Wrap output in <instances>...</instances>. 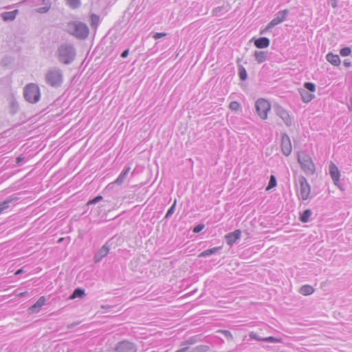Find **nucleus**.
Listing matches in <instances>:
<instances>
[{"instance_id": "f257e3e1", "label": "nucleus", "mask_w": 352, "mask_h": 352, "mask_svg": "<svg viewBox=\"0 0 352 352\" xmlns=\"http://www.w3.org/2000/svg\"><path fill=\"white\" fill-rule=\"evenodd\" d=\"M57 58L60 63L65 65L71 64L76 57V49L70 43L61 44L56 51Z\"/></svg>"}, {"instance_id": "f03ea898", "label": "nucleus", "mask_w": 352, "mask_h": 352, "mask_svg": "<svg viewBox=\"0 0 352 352\" xmlns=\"http://www.w3.org/2000/svg\"><path fill=\"white\" fill-rule=\"evenodd\" d=\"M65 30L69 34L80 40L85 39L89 33L88 26L85 23L78 21L68 23Z\"/></svg>"}, {"instance_id": "7ed1b4c3", "label": "nucleus", "mask_w": 352, "mask_h": 352, "mask_svg": "<svg viewBox=\"0 0 352 352\" xmlns=\"http://www.w3.org/2000/svg\"><path fill=\"white\" fill-rule=\"evenodd\" d=\"M63 81V76L61 69L54 67L47 71L45 75V82L53 87H60Z\"/></svg>"}, {"instance_id": "20e7f679", "label": "nucleus", "mask_w": 352, "mask_h": 352, "mask_svg": "<svg viewBox=\"0 0 352 352\" xmlns=\"http://www.w3.org/2000/svg\"><path fill=\"white\" fill-rule=\"evenodd\" d=\"M24 98L30 103L34 104L38 102L41 98L39 87L34 83L27 85L23 91Z\"/></svg>"}, {"instance_id": "39448f33", "label": "nucleus", "mask_w": 352, "mask_h": 352, "mask_svg": "<svg viewBox=\"0 0 352 352\" xmlns=\"http://www.w3.org/2000/svg\"><path fill=\"white\" fill-rule=\"evenodd\" d=\"M303 89H299V93L300 94L302 100L304 102H309L311 100H313L315 96L313 94L309 93L308 91L311 92H314L316 91V85L313 82H306L303 85Z\"/></svg>"}, {"instance_id": "423d86ee", "label": "nucleus", "mask_w": 352, "mask_h": 352, "mask_svg": "<svg viewBox=\"0 0 352 352\" xmlns=\"http://www.w3.org/2000/svg\"><path fill=\"white\" fill-rule=\"evenodd\" d=\"M255 108L256 113L261 119H267V113L271 109V105L267 100L263 98L258 99L255 102Z\"/></svg>"}, {"instance_id": "0eeeda50", "label": "nucleus", "mask_w": 352, "mask_h": 352, "mask_svg": "<svg viewBox=\"0 0 352 352\" xmlns=\"http://www.w3.org/2000/svg\"><path fill=\"white\" fill-rule=\"evenodd\" d=\"M298 161L300 164L302 169L308 174H313L314 173V164L311 158L305 153L299 155Z\"/></svg>"}, {"instance_id": "6e6552de", "label": "nucleus", "mask_w": 352, "mask_h": 352, "mask_svg": "<svg viewBox=\"0 0 352 352\" xmlns=\"http://www.w3.org/2000/svg\"><path fill=\"white\" fill-rule=\"evenodd\" d=\"M297 181L299 184L300 197L302 200H307L311 192V186L307 179L302 175L298 176Z\"/></svg>"}, {"instance_id": "1a4fd4ad", "label": "nucleus", "mask_w": 352, "mask_h": 352, "mask_svg": "<svg viewBox=\"0 0 352 352\" xmlns=\"http://www.w3.org/2000/svg\"><path fill=\"white\" fill-rule=\"evenodd\" d=\"M137 350L135 344L128 340H122L116 344L114 352H136Z\"/></svg>"}, {"instance_id": "9d476101", "label": "nucleus", "mask_w": 352, "mask_h": 352, "mask_svg": "<svg viewBox=\"0 0 352 352\" xmlns=\"http://www.w3.org/2000/svg\"><path fill=\"white\" fill-rule=\"evenodd\" d=\"M289 14V10L285 9L282 11H279L275 16V17L267 24L265 30H270L275 27L276 25L283 22Z\"/></svg>"}, {"instance_id": "9b49d317", "label": "nucleus", "mask_w": 352, "mask_h": 352, "mask_svg": "<svg viewBox=\"0 0 352 352\" xmlns=\"http://www.w3.org/2000/svg\"><path fill=\"white\" fill-rule=\"evenodd\" d=\"M329 172L334 184L342 190V187L340 186V172L336 165L333 162H331L329 164Z\"/></svg>"}, {"instance_id": "f8f14e48", "label": "nucleus", "mask_w": 352, "mask_h": 352, "mask_svg": "<svg viewBox=\"0 0 352 352\" xmlns=\"http://www.w3.org/2000/svg\"><path fill=\"white\" fill-rule=\"evenodd\" d=\"M280 146L283 155L285 156L290 155L292 152V144L289 137L286 133L282 134Z\"/></svg>"}, {"instance_id": "ddd939ff", "label": "nucleus", "mask_w": 352, "mask_h": 352, "mask_svg": "<svg viewBox=\"0 0 352 352\" xmlns=\"http://www.w3.org/2000/svg\"><path fill=\"white\" fill-rule=\"evenodd\" d=\"M276 114L279 116L285 122V124L289 126L292 124V118L286 110L282 107L277 105L275 107Z\"/></svg>"}, {"instance_id": "4468645a", "label": "nucleus", "mask_w": 352, "mask_h": 352, "mask_svg": "<svg viewBox=\"0 0 352 352\" xmlns=\"http://www.w3.org/2000/svg\"><path fill=\"white\" fill-rule=\"evenodd\" d=\"M110 250L109 241L105 243L102 248L96 253L94 256V262H100L104 256L107 255Z\"/></svg>"}, {"instance_id": "2eb2a0df", "label": "nucleus", "mask_w": 352, "mask_h": 352, "mask_svg": "<svg viewBox=\"0 0 352 352\" xmlns=\"http://www.w3.org/2000/svg\"><path fill=\"white\" fill-rule=\"evenodd\" d=\"M241 234L240 230H236L232 232L228 233L225 236L226 243L230 245H232L240 238Z\"/></svg>"}, {"instance_id": "dca6fc26", "label": "nucleus", "mask_w": 352, "mask_h": 352, "mask_svg": "<svg viewBox=\"0 0 352 352\" xmlns=\"http://www.w3.org/2000/svg\"><path fill=\"white\" fill-rule=\"evenodd\" d=\"M254 45L259 49L266 48L270 45V41L267 37H260L254 40Z\"/></svg>"}, {"instance_id": "f3484780", "label": "nucleus", "mask_w": 352, "mask_h": 352, "mask_svg": "<svg viewBox=\"0 0 352 352\" xmlns=\"http://www.w3.org/2000/svg\"><path fill=\"white\" fill-rule=\"evenodd\" d=\"M131 168L129 166H125L124 168L122 170L118 178L114 181V184H116L118 186H120L123 184L124 179L127 177Z\"/></svg>"}, {"instance_id": "a211bd4d", "label": "nucleus", "mask_w": 352, "mask_h": 352, "mask_svg": "<svg viewBox=\"0 0 352 352\" xmlns=\"http://www.w3.org/2000/svg\"><path fill=\"white\" fill-rule=\"evenodd\" d=\"M19 13L18 10H14L11 12H4L1 14V17L5 21H12L15 19L16 14Z\"/></svg>"}, {"instance_id": "6ab92c4d", "label": "nucleus", "mask_w": 352, "mask_h": 352, "mask_svg": "<svg viewBox=\"0 0 352 352\" xmlns=\"http://www.w3.org/2000/svg\"><path fill=\"white\" fill-rule=\"evenodd\" d=\"M327 60L334 66H338L340 64V58L338 55L333 53H328L326 55Z\"/></svg>"}, {"instance_id": "aec40b11", "label": "nucleus", "mask_w": 352, "mask_h": 352, "mask_svg": "<svg viewBox=\"0 0 352 352\" xmlns=\"http://www.w3.org/2000/svg\"><path fill=\"white\" fill-rule=\"evenodd\" d=\"M45 302V298L44 296H41L38 298V300L36 302V303L30 307V310L32 313H36L38 311V309L42 307Z\"/></svg>"}, {"instance_id": "412c9836", "label": "nucleus", "mask_w": 352, "mask_h": 352, "mask_svg": "<svg viewBox=\"0 0 352 352\" xmlns=\"http://www.w3.org/2000/svg\"><path fill=\"white\" fill-rule=\"evenodd\" d=\"M267 52L264 51H255L254 56L258 63H262L267 60Z\"/></svg>"}, {"instance_id": "4be33fe9", "label": "nucleus", "mask_w": 352, "mask_h": 352, "mask_svg": "<svg viewBox=\"0 0 352 352\" xmlns=\"http://www.w3.org/2000/svg\"><path fill=\"white\" fill-rule=\"evenodd\" d=\"M221 249V247H214L210 249L203 251L199 255V258L206 257L218 252Z\"/></svg>"}, {"instance_id": "5701e85b", "label": "nucleus", "mask_w": 352, "mask_h": 352, "mask_svg": "<svg viewBox=\"0 0 352 352\" xmlns=\"http://www.w3.org/2000/svg\"><path fill=\"white\" fill-rule=\"evenodd\" d=\"M314 292V287L309 285H305L302 286L299 289V292L304 296L310 295Z\"/></svg>"}, {"instance_id": "b1692460", "label": "nucleus", "mask_w": 352, "mask_h": 352, "mask_svg": "<svg viewBox=\"0 0 352 352\" xmlns=\"http://www.w3.org/2000/svg\"><path fill=\"white\" fill-rule=\"evenodd\" d=\"M85 296V289L78 287L74 290L73 293L69 296V299H74L76 298H81Z\"/></svg>"}, {"instance_id": "393cba45", "label": "nucleus", "mask_w": 352, "mask_h": 352, "mask_svg": "<svg viewBox=\"0 0 352 352\" xmlns=\"http://www.w3.org/2000/svg\"><path fill=\"white\" fill-rule=\"evenodd\" d=\"M312 214V212L309 209H307L303 211L302 214H300V216L299 217V219L302 223H307L309 221V217Z\"/></svg>"}, {"instance_id": "a878e982", "label": "nucleus", "mask_w": 352, "mask_h": 352, "mask_svg": "<svg viewBox=\"0 0 352 352\" xmlns=\"http://www.w3.org/2000/svg\"><path fill=\"white\" fill-rule=\"evenodd\" d=\"M238 72L239 78L241 80H245L248 78L247 72L245 67L242 65H239L238 67Z\"/></svg>"}, {"instance_id": "bb28decb", "label": "nucleus", "mask_w": 352, "mask_h": 352, "mask_svg": "<svg viewBox=\"0 0 352 352\" xmlns=\"http://www.w3.org/2000/svg\"><path fill=\"white\" fill-rule=\"evenodd\" d=\"M91 26L92 28H96L99 23L100 18L98 15L92 14L90 16Z\"/></svg>"}, {"instance_id": "cd10ccee", "label": "nucleus", "mask_w": 352, "mask_h": 352, "mask_svg": "<svg viewBox=\"0 0 352 352\" xmlns=\"http://www.w3.org/2000/svg\"><path fill=\"white\" fill-rule=\"evenodd\" d=\"M18 110H19V104H18V103L16 101L12 100L10 102V113L12 115H14L18 111Z\"/></svg>"}, {"instance_id": "c85d7f7f", "label": "nucleus", "mask_w": 352, "mask_h": 352, "mask_svg": "<svg viewBox=\"0 0 352 352\" xmlns=\"http://www.w3.org/2000/svg\"><path fill=\"white\" fill-rule=\"evenodd\" d=\"M208 349V346H204V345H199V346H197L195 348H192V349H190L188 347V352H204L205 351H206Z\"/></svg>"}, {"instance_id": "c756f323", "label": "nucleus", "mask_w": 352, "mask_h": 352, "mask_svg": "<svg viewBox=\"0 0 352 352\" xmlns=\"http://www.w3.org/2000/svg\"><path fill=\"white\" fill-rule=\"evenodd\" d=\"M176 204H177V201L175 199L174 201V203L173 204V205L168 210V211L164 217L165 219H168L175 212Z\"/></svg>"}, {"instance_id": "7c9ffc66", "label": "nucleus", "mask_w": 352, "mask_h": 352, "mask_svg": "<svg viewBox=\"0 0 352 352\" xmlns=\"http://www.w3.org/2000/svg\"><path fill=\"white\" fill-rule=\"evenodd\" d=\"M67 4L72 8L75 9L80 6V0H66Z\"/></svg>"}, {"instance_id": "2f4dec72", "label": "nucleus", "mask_w": 352, "mask_h": 352, "mask_svg": "<svg viewBox=\"0 0 352 352\" xmlns=\"http://www.w3.org/2000/svg\"><path fill=\"white\" fill-rule=\"evenodd\" d=\"M276 186V179L274 175H272L270 178L267 190H270Z\"/></svg>"}, {"instance_id": "473e14b6", "label": "nucleus", "mask_w": 352, "mask_h": 352, "mask_svg": "<svg viewBox=\"0 0 352 352\" xmlns=\"http://www.w3.org/2000/svg\"><path fill=\"white\" fill-rule=\"evenodd\" d=\"M351 53V50L350 47H343L340 50V54L342 56H347L349 55H350Z\"/></svg>"}, {"instance_id": "72a5a7b5", "label": "nucleus", "mask_w": 352, "mask_h": 352, "mask_svg": "<svg viewBox=\"0 0 352 352\" xmlns=\"http://www.w3.org/2000/svg\"><path fill=\"white\" fill-rule=\"evenodd\" d=\"M240 104L236 101H232L229 104V108L232 111H237L239 109Z\"/></svg>"}, {"instance_id": "f704fd0d", "label": "nucleus", "mask_w": 352, "mask_h": 352, "mask_svg": "<svg viewBox=\"0 0 352 352\" xmlns=\"http://www.w3.org/2000/svg\"><path fill=\"white\" fill-rule=\"evenodd\" d=\"M219 332L223 333L228 340H233V336L231 332L229 331L228 330H219Z\"/></svg>"}, {"instance_id": "c9c22d12", "label": "nucleus", "mask_w": 352, "mask_h": 352, "mask_svg": "<svg viewBox=\"0 0 352 352\" xmlns=\"http://www.w3.org/2000/svg\"><path fill=\"white\" fill-rule=\"evenodd\" d=\"M12 199H7L3 202L0 203V207L4 210L5 209L8 208L9 206V204L12 201Z\"/></svg>"}, {"instance_id": "e433bc0d", "label": "nucleus", "mask_w": 352, "mask_h": 352, "mask_svg": "<svg viewBox=\"0 0 352 352\" xmlns=\"http://www.w3.org/2000/svg\"><path fill=\"white\" fill-rule=\"evenodd\" d=\"M102 199H103L102 196L98 195L95 198H94L93 199L89 201L88 203H87V205L95 204L99 202L100 201L102 200Z\"/></svg>"}, {"instance_id": "4c0bfd02", "label": "nucleus", "mask_w": 352, "mask_h": 352, "mask_svg": "<svg viewBox=\"0 0 352 352\" xmlns=\"http://www.w3.org/2000/svg\"><path fill=\"white\" fill-rule=\"evenodd\" d=\"M204 227H205L204 224H201V223L198 224L197 226L194 227L192 232L194 233H199L204 228Z\"/></svg>"}, {"instance_id": "58836bf2", "label": "nucleus", "mask_w": 352, "mask_h": 352, "mask_svg": "<svg viewBox=\"0 0 352 352\" xmlns=\"http://www.w3.org/2000/svg\"><path fill=\"white\" fill-rule=\"evenodd\" d=\"M263 341L269 342H278L280 341V340L276 338H274L273 336H270V337L263 338Z\"/></svg>"}, {"instance_id": "ea45409f", "label": "nucleus", "mask_w": 352, "mask_h": 352, "mask_svg": "<svg viewBox=\"0 0 352 352\" xmlns=\"http://www.w3.org/2000/svg\"><path fill=\"white\" fill-rule=\"evenodd\" d=\"M223 10V8L221 6L217 7L213 10V14L217 16H220L221 11Z\"/></svg>"}, {"instance_id": "a19ab883", "label": "nucleus", "mask_w": 352, "mask_h": 352, "mask_svg": "<svg viewBox=\"0 0 352 352\" xmlns=\"http://www.w3.org/2000/svg\"><path fill=\"white\" fill-rule=\"evenodd\" d=\"M166 36V33H164V32H156L154 35H153V38H155V40H157V39H160L164 36Z\"/></svg>"}, {"instance_id": "79ce46f5", "label": "nucleus", "mask_w": 352, "mask_h": 352, "mask_svg": "<svg viewBox=\"0 0 352 352\" xmlns=\"http://www.w3.org/2000/svg\"><path fill=\"white\" fill-rule=\"evenodd\" d=\"M250 337L252 339H254L256 340H262L263 341V339L262 338H261L260 336H258L257 334L253 333V332H251L250 333Z\"/></svg>"}, {"instance_id": "37998d69", "label": "nucleus", "mask_w": 352, "mask_h": 352, "mask_svg": "<svg viewBox=\"0 0 352 352\" xmlns=\"http://www.w3.org/2000/svg\"><path fill=\"white\" fill-rule=\"evenodd\" d=\"M329 3L332 6V8H336L338 6L337 0H329Z\"/></svg>"}, {"instance_id": "c03bdc74", "label": "nucleus", "mask_w": 352, "mask_h": 352, "mask_svg": "<svg viewBox=\"0 0 352 352\" xmlns=\"http://www.w3.org/2000/svg\"><path fill=\"white\" fill-rule=\"evenodd\" d=\"M23 160H24V157H22V156H19V157H17L16 158V163L17 164H19H19H21V163L23 161Z\"/></svg>"}, {"instance_id": "a18cd8bd", "label": "nucleus", "mask_w": 352, "mask_h": 352, "mask_svg": "<svg viewBox=\"0 0 352 352\" xmlns=\"http://www.w3.org/2000/svg\"><path fill=\"white\" fill-rule=\"evenodd\" d=\"M129 49H126V50H124L122 52V53L121 54V57L122 58H126L128 56V54H129Z\"/></svg>"}, {"instance_id": "49530a36", "label": "nucleus", "mask_w": 352, "mask_h": 352, "mask_svg": "<svg viewBox=\"0 0 352 352\" xmlns=\"http://www.w3.org/2000/svg\"><path fill=\"white\" fill-rule=\"evenodd\" d=\"M115 185H116V184H114V182H111V183H109L107 185V188L109 189V190H112Z\"/></svg>"}, {"instance_id": "de8ad7c7", "label": "nucleus", "mask_w": 352, "mask_h": 352, "mask_svg": "<svg viewBox=\"0 0 352 352\" xmlns=\"http://www.w3.org/2000/svg\"><path fill=\"white\" fill-rule=\"evenodd\" d=\"M343 64L346 67L351 66V62L348 59L344 60Z\"/></svg>"}, {"instance_id": "09e8293b", "label": "nucleus", "mask_w": 352, "mask_h": 352, "mask_svg": "<svg viewBox=\"0 0 352 352\" xmlns=\"http://www.w3.org/2000/svg\"><path fill=\"white\" fill-rule=\"evenodd\" d=\"M188 347L187 346V347H184L181 349H179L175 352H188Z\"/></svg>"}, {"instance_id": "8fccbe9b", "label": "nucleus", "mask_w": 352, "mask_h": 352, "mask_svg": "<svg viewBox=\"0 0 352 352\" xmlns=\"http://www.w3.org/2000/svg\"><path fill=\"white\" fill-rule=\"evenodd\" d=\"M76 324H78V323H72L67 326V328L69 329H71L74 328Z\"/></svg>"}, {"instance_id": "3c124183", "label": "nucleus", "mask_w": 352, "mask_h": 352, "mask_svg": "<svg viewBox=\"0 0 352 352\" xmlns=\"http://www.w3.org/2000/svg\"><path fill=\"white\" fill-rule=\"evenodd\" d=\"M39 10H40L41 12H46V8H41Z\"/></svg>"}, {"instance_id": "603ef678", "label": "nucleus", "mask_w": 352, "mask_h": 352, "mask_svg": "<svg viewBox=\"0 0 352 352\" xmlns=\"http://www.w3.org/2000/svg\"><path fill=\"white\" fill-rule=\"evenodd\" d=\"M21 272H22V270H21V269H20V270H17V271H16V272L15 274H21Z\"/></svg>"}, {"instance_id": "864d4df0", "label": "nucleus", "mask_w": 352, "mask_h": 352, "mask_svg": "<svg viewBox=\"0 0 352 352\" xmlns=\"http://www.w3.org/2000/svg\"><path fill=\"white\" fill-rule=\"evenodd\" d=\"M186 342H187L188 344H192V343H193L192 342H191V341H190V340L186 341Z\"/></svg>"}, {"instance_id": "5fc2aeb1", "label": "nucleus", "mask_w": 352, "mask_h": 352, "mask_svg": "<svg viewBox=\"0 0 352 352\" xmlns=\"http://www.w3.org/2000/svg\"><path fill=\"white\" fill-rule=\"evenodd\" d=\"M3 210L0 207V213H1Z\"/></svg>"}]
</instances>
